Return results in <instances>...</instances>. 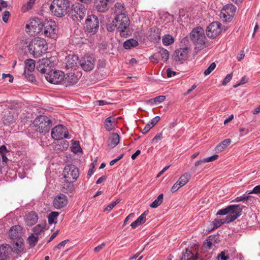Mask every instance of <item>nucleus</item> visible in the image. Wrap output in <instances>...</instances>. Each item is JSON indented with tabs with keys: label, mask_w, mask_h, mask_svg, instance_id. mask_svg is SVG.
Wrapping results in <instances>:
<instances>
[{
	"label": "nucleus",
	"mask_w": 260,
	"mask_h": 260,
	"mask_svg": "<svg viewBox=\"0 0 260 260\" xmlns=\"http://www.w3.org/2000/svg\"><path fill=\"white\" fill-rule=\"evenodd\" d=\"M22 228L19 225L12 226L9 232V235L12 240L11 244L14 246L16 254H19L24 250V240L21 237Z\"/></svg>",
	"instance_id": "nucleus-2"
},
{
	"label": "nucleus",
	"mask_w": 260,
	"mask_h": 260,
	"mask_svg": "<svg viewBox=\"0 0 260 260\" xmlns=\"http://www.w3.org/2000/svg\"><path fill=\"white\" fill-rule=\"evenodd\" d=\"M167 76L169 78L172 77L176 74V72L171 70L170 68L167 69Z\"/></svg>",
	"instance_id": "nucleus-64"
},
{
	"label": "nucleus",
	"mask_w": 260,
	"mask_h": 260,
	"mask_svg": "<svg viewBox=\"0 0 260 260\" xmlns=\"http://www.w3.org/2000/svg\"><path fill=\"white\" fill-rule=\"evenodd\" d=\"M79 79L77 75L73 73L64 74V77L62 80V85L66 87L73 86L78 81Z\"/></svg>",
	"instance_id": "nucleus-22"
},
{
	"label": "nucleus",
	"mask_w": 260,
	"mask_h": 260,
	"mask_svg": "<svg viewBox=\"0 0 260 260\" xmlns=\"http://www.w3.org/2000/svg\"><path fill=\"white\" fill-rule=\"evenodd\" d=\"M181 187H182V185L178 181H177L172 187L171 191L172 192H175Z\"/></svg>",
	"instance_id": "nucleus-57"
},
{
	"label": "nucleus",
	"mask_w": 260,
	"mask_h": 260,
	"mask_svg": "<svg viewBox=\"0 0 260 260\" xmlns=\"http://www.w3.org/2000/svg\"><path fill=\"white\" fill-rule=\"evenodd\" d=\"M216 65L215 62H212L210 66L204 71L205 75H209L215 68Z\"/></svg>",
	"instance_id": "nucleus-47"
},
{
	"label": "nucleus",
	"mask_w": 260,
	"mask_h": 260,
	"mask_svg": "<svg viewBox=\"0 0 260 260\" xmlns=\"http://www.w3.org/2000/svg\"><path fill=\"white\" fill-rule=\"evenodd\" d=\"M248 78L246 76H243L241 79L240 80V81H239V82L237 84H236V85H234L233 86V87L234 88H237L238 86H240V85H243L246 83H247L248 81Z\"/></svg>",
	"instance_id": "nucleus-49"
},
{
	"label": "nucleus",
	"mask_w": 260,
	"mask_h": 260,
	"mask_svg": "<svg viewBox=\"0 0 260 260\" xmlns=\"http://www.w3.org/2000/svg\"><path fill=\"white\" fill-rule=\"evenodd\" d=\"M113 22L116 29L122 37H127L131 34L129 26V19L126 14L115 16Z\"/></svg>",
	"instance_id": "nucleus-3"
},
{
	"label": "nucleus",
	"mask_w": 260,
	"mask_h": 260,
	"mask_svg": "<svg viewBox=\"0 0 260 260\" xmlns=\"http://www.w3.org/2000/svg\"><path fill=\"white\" fill-rule=\"evenodd\" d=\"M25 71L32 72L35 68V61L32 59H27L24 61Z\"/></svg>",
	"instance_id": "nucleus-34"
},
{
	"label": "nucleus",
	"mask_w": 260,
	"mask_h": 260,
	"mask_svg": "<svg viewBox=\"0 0 260 260\" xmlns=\"http://www.w3.org/2000/svg\"><path fill=\"white\" fill-rule=\"evenodd\" d=\"M191 175L187 173H185L183 174L177 181L182 186L185 185L190 180Z\"/></svg>",
	"instance_id": "nucleus-39"
},
{
	"label": "nucleus",
	"mask_w": 260,
	"mask_h": 260,
	"mask_svg": "<svg viewBox=\"0 0 260 260\" xmlns=\"http://www.w3.org/2000/svg\"><path fill=\"white\" fill-rule=\"evenodd\" d=\"M139 45L138 42L134 39H129L126 40L123 44V47L125 49H131Z\"/></svg>",
	"instance_id": "nucleus-31"
},
{
	"label": "nucleus",
	"mask_w": 260,
	"mask_h": 260,
	"mask_svg": "<svg viewBox=\"0 0 260 260\" xmlns=\"http://www.w3.org/2000/svg\"><path fill=\"white\" fill-rule=\"evenodd\" d=\"M28 50L34 57H39L45 53L48 47L47 42L42 38H35L28 45Z\"/></svg>",
	"instance_id": "nucleus-4"
},
{
	"label": "nucleus",
	"mask_w": 260,
	"mask_h": 260,
	"mask_svg": "<svg viewBox=\"0 0 260 260\" xmlns=\"http://www.w3.org/2000/svg\"><path fill=\"white\" fill-rule=\"evenodd\" d=\"M166 99L164 95H159L154 98V102L156 104H159L163 102Z\"/></svg>",
	"instance_id": "nucleus-54"
},
{
	"label": "nucleus",
	"mask_w": 260,
	"mask_h": 260,
	"mask_svg": "<svg viewBox=\"0 0 260 260\" xmlns=\"http://www.w3.org/2000/svg\"><path fill=\"white\" fill-rule=\"evenodd\" d=\"M45 79L50 83L54 84H62L64 77V74L60 71H50L45 76Z\"/></svg>",
	"instance_id": "nucleus-12"
},
{
	"label": "nucleus",
	"mask_w": 260,
	"mask_h": 260,
	"mask_svg": "<svg viewBox=\"0 0 260 260\" xmlns=\"http://www.w3.org/2000/svg\"><path fill=\"white\" fill-rule=\"evenodd\" d=\"M86 15V8L85 6L79 3H76L72 5L69 15L74 21H81Z\"/></svg>",
	"instance_id": "nucleus-8"
},
{
	"label": "nucleus",
	"mask_w": 260,
	"mask_h": 260,
	"mask_svg": "<svg viewBox=\"0 0 260 260\" xmlns=\"http://www.w3.org/2000/svg\"><path fill=\"white\" fill-rule=\"evenodd\" d=\"M14 251V246L6 244L0 246V260H10Z\"/></svg>",
	"instance_id": "nucleus-17"
},
{
	"label": "nucleus",
	"mask_w": 260,
	"mask_h": 260,
	"mask_svg": "<svg viewBox=\"0 0 260 260\" xmlns=\"http://www.w3.org/2000/svg\"><path fill=\"white\" fill-rule=\"evenodd\" d=\"M188 47L180 48L175 50L172 55L173 59L177 64H182L188 58Z\"/></svg>",
	"instance_id": "nucleus-13"
},
{
	"label": "nucleus",
	"mask_w": 260,
	"mask_h": 260,
	"mask_svg": "<svg viewBox=\"0 0 260 260\" xmlns=\"http://www.w3.org/2000/svg\"><path fill=\"white\" fill-rule=\"evenodd\" d=\"M228 214L226 216L228 220V223L233 221L242 213V208L240 207V205H231L228 206Z\"/></svg>",
	"instance_id": "nucleus-14"
},
{
	"label": "nucleus",
	"mask_w": 260,
	"mask_h": 260,
	"mask_svg": "<svg viewBox=\"0 0 260 260\" xmlns=\"http://www.w3.org/2000/svg\"><path fill=\"white\" fill-rule=\"evenodd\" d=\"M39 237L31 234L27 238L28 243L31 247H34L38 242Z\"/></svg>",
	"instance_id": "nucleus-40"
},
{
	"label": "nucleus",
	"mask_w": 260,
	"mask_h": 260,
	"mask_svg": "<svg viewBox=\"0 0 260 260\" xmlns=\"http://www.w3.org/2000/svg\"><path fill=\"white\" fill-rule=\"evenodd\" d=\"M26 27L35 33H42L47 37L53 38L55 34L56 25L55 21L51 19L40 22L38 18H36L30 24H27Z\"/></svg>",
	"instance_id": "nucleus-1"
},
{
	"label": "nucleus",
	"mask_w": 260,
	"mask_h": 260,
	"mask_svg": "<svg viewBox=\"0 0 260 260\" xmlns=\"http://www.w3.org/2000/svg\"><path fill=\"white\" fill-rule=\"evenodd\" d=\"M46 227V223L38 224L33 228L34 234L39 237L44 231Z\"/></svg>",
	"instance_id": "nucleus-35"
},
{
	"label": "nucleus",
	"mask_w": 260,
	"mask_h": 260,
	"mask_svg": "<svg viewBox=\"0 0 260 260\" xmlns=\"http://www.w3.org/2000/svg\"><path fill=\"white\" fill-rule=\"evenodd\" d=\"M82 68L85 71L92 70L94 67V59L89 55H85L79 61Z\"/></svg>",
	"instance_id": "nucleus-19"
},
{
	"label": "nucleus",
	"mask_w": 260,
	"mask_h": 260,
	"mask_svg": "<svg viewBox=\"0 0 260 260\" xmlns=\"http://www.w3.org/2000/svg\"><path fill=\"white\" fill-rule=\"evenodd\" d=\"M236 7L232 4H228L221 9L220 16L224 22H231L236 13Z\"/></svg>",
	"instance_id": "nucleus-9"
},
{
	"label": "nucleus",
	"mask_w": 260,
	"mask_h": 260,
	"mask_svg": "<svg viewBox=\"0 0 260 260\" xmlns=\"http://www.w3.org/2000/svg\"><path fill=\"white\" fill-rule=\"evenodd\" d=\"M218 156H219L217 154H214L212 156H211L208 157L204 158V161L205 162H211V161H214V160L217 159L218 158Z\"/></svg>",
	"instance_id": "nucleus-52"
},
{
	"label": "nucleus",
	"mask_w": 260,
	"mask_h": 260,
	"mask_svg": "<svg viewBox=\"0 0 260 260\" xmlns=\"http://www.w3.org/2000/svg\"><path fill=\"white\" fill-rule=\"evenodd\" d=\"M190 39L198 47L205 44L206 37L204 29L200 26L194 28L190 34Z\"/></svg>",
	"instance_id": "nucleus-7"
},
{
	"label": "nucleus",
	"mask_w": 260,
	"mask_h": 260,
	"mask_svg": "<svg viewBox=\"0 0 260 260\" xmlns=\"http://www.w3.org/2000/svg\"><path fill=\"white\" fill-rule=\"evenodd\" d=\"M198 247L186 248L185 252L183 253L181 260H197L198 258Z\"/></svg>",
	"instance_id": "nucleus-21"
},
{
	"label": "nucleus",
	"mask_w": 260,
	"mask_h": 260,
	"mask_svg": "<svg viewBox=\"0 0 260 260\" xmlns=\"http://www.w3.org/2000/svg\"><path fill=\"white\" fill-rule=\"evenodd\" d=\"M52 126V121L48 117L45 115L37 116L34 120L32 124V129L40 133L48 132Z\"/></svg>",
	"instance_id": "nucleus-6"
},
{
	"label": "nucleus",
	"mask_w": 260,
	"mask_h": 260,
	"mask_svg": "<svg viewBox=\"0 0 260 260\" xmlns=\"http://www.w3.org/2000/svg\"><path fill=\"white\" fill-rule=\"evenodd\" d=\"M105 126L108 131H110L114 128V126L112 124V118L109 117L105 120Z\"/></svg>",
	"instance_id": "nucleus-44"
},
{
	"label": "nucleus",
	"mask_w": 260,
	"mask_h": 260,
	"mask_svg": "<svg viewBox=\"0 0 260 260\" xmlns=\"http://www.w3.org/2000/svg\"><path fill=\"white\" fill-rule=\"evenodd\" d=\"M8 152H9V150L7 149L5 145H3L0 147V153L1 155L6 154Z\"/></svg>",
	"instance_id": "nucleus-62"
},
{
	"label": "nucleus",
	"mask_w": 260,
	"mask_h": 260,
	"mask_svg": "<svg viewBox=\"0 0 260 260\" xmlns=\"http://www.w3.org/2000/svg\"><path fill=\"white\" fill-rule=\"evenodd\" d=\"M66 183H64L62 187V191L68 193L69 192H72L74 189L73 182L74 181H69L65 179Z\"/></svg>",
	"instance_id": "nucleus-36"
},
{
	"label": "nucleus",
	"mask_w": 260,
	"mask_h": 260,
	"mask_svg": "<svg viewBox=\"0 0 260 260\" xmlns=\"http://www.w3.org/2000/svg\"><path fill=\"white\" fill-rule=\"evenodd\" d=\"M164 195L162 193L160 194L156 199H155L150 205L151 208H155L159 206L163 201Z\"/></svg>",
	"instance_id": "nucleus-41"
},
{
	"label": "nucleus",
	"mask_w": 260,
	"mask_h": 260,
	"mask_svg": "<svg viewBox=\"0 0 260 260\" xmlns=\"http://www.w3.org/2000/svg\"><path fill=\"white\" fill-rule=\"evenodd\" d=\"M232 74H228L226 77L224 78V80L222 82V85H225L228 83H229L232 78Z\"/></svg>",
	"instance_id": "nucleus-56"
},
{
	"label": "nucleus",
	"mask_w": 260,
	"mask_h": 260,
	"mask_svg": "<svg viewBox=\"0 0 260 260\" xmlns=\"http://www.w3.org/2000/svg\"><path fill=\"white\" fill-rule=\"evenodd\" d=\"M208 238L212 243L213 245L219 243L220 241L219 235H210Z\"/></svg>",
	"instance_id": "nucleus-46"
},
{
	"label": "nucleus",
	"mask_w": 260,
	"mask_h": 260,
	"mask_svg": "<svg viewBox=\"0 0 260 260\" xmlns=\"http://www.w3.org/2000/svg\"><path fill=\"white\" fill-rule=\"evenodd\" d=\"M66 68L67 69H76L78 66V57L75 54H70L66 57Z\"/></svg>",
	"instance_id": "nucleus-24"
},
{
	"label": "nucleus",
	"mask_w": 260,
	"mask_h": 260,
	"mask_svg": "<svg viewBox=\"0 0 260 260\" xmlns=\"http://www.w3.org/2000/svg\"><path fill=\"white\" fill-rule=\"evenodd\" d=\"M147 38L154 43L159 42L160 40V30L156 27L151 28Z\"/></svg>",
	"instance_id": "nucleus-25"
},
{
	"label": "nucleus",
	"mask_w": 260,
	"mask_h": 260,
	"mask_svg": "<svg viewBox=\"0 0 260 260\" xmlns=\"http://www.w3.org/2000/svg\"><path fill=\"white\" fill-rule=\"evenodd\" d=\"M160 120L159 116H155L147 123V132L153 127Z\"/></svg>",
	"instance_id": "nucleus-45"
},
{
	"label": "nucleus",
	"mask_w": 260,
	"mask_h": 260,
	"mask_svg": "<svg viewBox=\"0 0 260 260\" xmlns=\"http://www.w3.org/2000/svg\"><path fill=\"white\" fill-rule=\"evenodd\" d=\"M221 24L217 21H214L209 25L206 29L207 37L211 39L215 38L221 32Z\"/></svg>",
	"instance_id": "nucleus-16"
},
{
	"label": "nucleus",
	"mask_w": 260,
	"mask_h": 260,
	"mask_svg": "<svg viewBox=\"0 0 260 260\" xmlns=\"http://www.w3.org/2000/svg\"><path fill=\"white\" fill-rule=\"evenodd\" d=\"M96 164V161L92 162L90 165V168L89 169L88 173H87V176L88 177H90L91 175L93 174L94 172V169L95 167Z\"/></svg>",
	"instance_id": "nucleus-58"
},
{
	"label": "nucleus",
	"mask_w": 260,
	"mask_h": 260,
	"mask_svg": "<svg viewBox=\"0 0 260 260\" xmlns=\"http://www.w3.org/2000/svg\"><path fill=\"white\" fill-rule=\"evenodd\" d=\"M170 53L169 51L164 48H159L157 51L153 55L149 57V59H151L152 57H155V63H157L159 60H161L164 62H166L169 57Z\"/></svg>",
	"instance_id": "nucleus-20"
},
{
	"label": "nucleus",
	"mask_w": 260,
	"mask_h": 260,
	"mask_svg": "<svg viewBox=\"0 0 260 260\" xmlns=\"http://www.w3.org/2000/svg\"><path fill=\"white\" fill-rule=\"evenodd\" d=\"M224 223H228V220L226 218L224 219H215L213 221V229H217L218 228L221 226Z\"/></svg>",
	"instance_id": "nucleus-42"
},
{
	"label": "nucleus",
	"mask_w": 260,
	"mask_h": 260,
	"mask_svg": "<svg viewBox=\"0 0 260 260\" xmlns=\"http://www.w3.org/2000/svg\"><path fill=\"white\" fill-rule=\"evenodd\" d=\"M231 143L230 139H226L219 143L215 147L216 152H220L223 151Z\"/></svg>",
	"instance_id": "nucleus-32"
},
{
	"label": "nucleus",
	"mask_w": 260,
	"mask_h": 260,
	"mask_svg": "<svg viewBox=\"0 0 260 260\" xmlns=\"http://www.w3.org/2000/svg\"><path fill=\"white\" fill-rule=\"evenodd\" d=\"M146 216V211H145L135 221L131 223L132 228L136 229L138 225L143 223L145 221Z\"/></svg>",
	"instance_id": "nucleus-33"
},
{
	"label": "nucleus",
	"mask_w": 260,
	"mask_h": 260,
	"mask_svg": "<svg viewBox=\"0 0 260 260\" xmlns=\"http://www.w3.org/2000/svg\"><path fill=\"white\" fill-rule=\"evenodd\" d=\"M59 215V213L57 212H51L48 216V223L52 224L57 222V218Z\"/></svg>",
	"instance_id": "nucleus-38"
},
{
	"label": "nucleus",
	"mask_w": 260,
	"mask_h": 260,
	"mask_svg": "<svg viewBox=\"0 0 260 260\" xmlns=\"http://www.w3.org/2000/svg\"><path fill=\"white\" fill-rule=\"evenodd\" d=\"M68 239L61 241L55 247L54 249H61L62 247H64L66 245V244L68 243Z\"/></svg>",
	"instance_id": "nucleus-61"
},
{
	"label": "nucleus",
	"mask_w": 260,
	"mask_h": 260,
	"mask_svg": "<svg viewBox=\"0 0 260 260\" xmlns=\"http://www.w3.org/2000/svg\"><path fill=\"white\" fill-rule=\"evenodd\" d=\"M203 245L205 247L209 249H211L212 245H213L211 241L209 240V238H207V239L204 242Z\"/></svg>",
	"instance_id": "nucleus-55"
},
{
	"label": "nucleus",
	"mask_w": 260,
	"mask_h": 260,
	"mask_svg": "<svg viewBox=\"0 0 260 260\" xmlns=\"http://www.w3.org/2000/svg\"><path fill=\"white\" fill-rule=\"evenodd\" d=\"M228 251L225 252V250L221 251L217 256V258H220L221 260H228L230 257L228 254L226 255V253Z\"/></svg>",
	"instance_id": "nucleus-48"
},
{
	"label": "nucleus",
	"mask_w": 260,
	"mask_h": 260,
	"mask_svg": "<svg viewBox=\"0 0 260 260\" xmlns=\"http://www.w3.org/2000/svg\"><path fill=\"white\" fill-rule=\"evenodd\" d=\"M110 0H95L94 6L99 12L105 13L109 9Z\"/></svg>",
	"instance_id": "nucleus-26"
},
{
	"label": "nucleus",
	"mask_w": 260,
	"mask_h": 260,
	"mask_svg": "<svg viewBox=\"0 0 260 260\" xmlns=\"http://www.w3.org/2000/svg\"><path fill=\"white\" fill-rule=\"evenodd\" d=\"M120 141V137L117 133H113L109 137L108 140V146L111 148L116 147Z\"/></svg>",
	"instance_id": "nucleus-28"
},
{
	"label": "nucleus",
	"mask_w": 260,
	"mask_h": 260,
	"mask_svg": "<svg viewBox=\"0 0 260 260\" xmlns=\"http://www.w3.org/2000/svg\"><path fill=\"white\" fill-rule=\"evenodd\" d=\"M17 117L15 112L9 111L6 113L3 117V122L6 125H9L15 122Z\"/></svg>",
	"instance_id": "nucleus-27"
},
{
	"label": "nucleus",
	"mask_w": 260,
	"mask_h": 260,
	"mask_svg": "<svg viewBox=\"0 0 260 260\" xmlns=\"http://www.w3.org/2000/svg\"><path fill=\"white\" fill-rule=\"evenodd\" d=\"M85 25L88 32L91 34H95L99 27L98 18L94 15L88 16L85 20Z\"/></svg>",
	"instance_id": "nucleus-11"
},
{
	"label": "nucleus",
	"mask_w": 260,
	"mask_h": 260,
	"mask_svg": "<svg viewBox=\"0 0 260 260\" xmlns=\"http://www.w3.org/2000/svg\"><path fill=\"white\" fill-rule=\"evenodd\" d=\"M162 42L164 45L169 46L174 42V38L170 34H167L162 37Z\"/></svg>",
	"instance_id": "nucleus-37"
},
{
	"label": "nucleus",
	"mask_w": 260,
	"mask_h": 260,
	"mask_svg": "<svg viewBox=\"0 0 260 260\" xmlns=\"http://www.w3.org/2000/svg\"><path fill=\"white\" fill-rule=\"evenodd\" d=\"M51 135L53 139L55 140H61L68 138V131L64 126L58 125L52 129Z\"/></svg>",
	"instance_id": "nucleus-15"
},
{
	"label": "nucleus",
	"mask_w": 260,
	"mask_h": 260,
	"mask_svg": "<svg viewBox=\"0 0 260 260\" xmlns=\"http://www.w3.org/2000/svg\"><path fill=\"white\" fill-rule=\"evenodd\" d=\"M181 44H182V47L184 46V47H188L189 44V38L187 36L183 38L181 41Z\"/></svg>",
	"instance_id": "nucleus-53"
},
{
	"label": "nucleus",
	"mask_w": 260,
	"mask_h": 260,
	"mask_svg": "<svg viewBox=\"0 0 260 260\" xmlns=\"http://www.w3.org/2000/svg\"><path fill=\"white\" fill-rule=\"evenodd\" d=\"M112 10L116 16L121 14H126L123 4L122 3H116Z\"/></svg>",
	"instance_id": "nucleus-30"
},
{
	"label": "nucleus",
	"mask_w": 260,
	"mask_h": 260,
	"mask_svg": "<svg viewBox=\"0 0 260 260\" xmlns=\"http://www.w3.org/2000/svg\"><path fill=\"white\" fill-rule=\"evenodd\" d=\"M251 193L260 194V185L255 186L252 190L248 193V194Z\"/></svg>",
	"instance_id": "nucleus-60"
},
{
	"label": "nucleus",
	"mask_w": 260,
	"mask_h": 260,
	"mask_svg": "<svg viewBox=\"0 0 260 260\" xmlns=\"http://www.w3.org/2000/svg\"><path fill=\"white\" fill-rule=\"evenodd\" d=\"M63 175L65 179L69 181H75L79 176L78 168L74 165H68L65 167Z\"/></svg>",
	"instance_id": "nucleus-10"
},
{
	"label": "nucleus",
	"mask_w": 260,
	"mask_h": 260,
	"mask_svg": "<svg viewBox=\"0 0 260 260\" xmlns=\"http://www.w3.org/2000/svg\"><path fill=\"white\" fill-rule=\"evenodd\" d=\"M162 135L161 133L157 134L152 139L151 143H156L158 142L159 140H160L162 139Z\"/></svg>",
	"instance_id": "nucleus-51"
},
{
	"label": "nucleus",
	"mask_w": 260,
	"mask_h": 260,
	"mask_svg": "<svg viewBox=\"0 0 260 260\" xmlns=\"http://www.w3.org/2000/svg\"><path fill=\"white\" fill-rule=\"evenodd\" d=\"M35 1L36 0H29L26 5L23 7V8L25 9L24 11H28L31 9L35 4Z\"/></svg>",
	"instance_id": "nucleus-50"
},
{
	"label": "nucleus",
	"mask_w": 260,
	"mask_h": 260,
	"mask_svg": "<svg viewBox=\"0 0 260 260\" xmlns=\"http://www.w3.org/2000/svg\"><path fill=\"white\" fill-rule=\"evenodd\" d=\"M68 203L67 197L63 194L56 196L53 201V206L56 209H61L65 207Z\"/></svg>",
	"instance_id": "nucleus-23"
},
{
	"label": "nucleus",
	"mask_w": 260,
	"mask_h": 260,
	"mask_svg": "<svg viewBox=\"0 0 260 260\" xmlns=\"http://www.w3.org/2000/svg\"><path fill=\"white\" fill-rule=\"evenodd\" d=\"M70 6L68 0H53L49 8L52 14L61 17L68 14Z\"/></svg>",
	"instance_id": "nucleus-5"
},
{
	"label": "nucleus",
	"mask_w": 260,
	"mask_h": 260,
	"mask_svg": "<svg viewBox=\"0 0 260 260\" xmlns=\"http://www.w3.org/2000/svg\"><path fill=\"white\" fill-rule=\"evenodd\" d=\"M52 66L53 62L51 58H44L37 62V69L39 72L45 74L47 71H50Z\"/></svg>",
	"instance_id": "nucleus-18"
},
{
	"label": "nucleus",
	"mask_w": 260,
	"mask_h": 260,
	"mask_svg": "<svg viewBox=\"0 0 260 260\" xmlns=\"http://www.w3.org/2000/svg\"><path fill=\"white\" fill-rule=\"evenodd\" d=\"M10 12L8 11H5L4 14L3 15V20L5 22H7L10 16Z\"/></svg>",
	"instance_id": "nucleus-63"
},
{
	"label": "nucleus",
	"mask_w": 260,
	"mask_h": 260,
	"mask_svg": "<svg viewBox=\"0 0 260 260\" xmlns=\"http://www.w3.org/2000/svg\"><path fill=\"white\" fill-rule=\"evenodd\" d=\"M226 214H228V206L225 208L218 210L216 214L217 215H225Z\"/></svg>",
	"instance_id": "nucleus-59"
},
{
	"label": "nucleus",
	"mask_w": 260,
	"mask_h": 260,
	"mask_svg": "<svg viewBox=\"0 0 260 260\" xmlns=\"http://www.w3.org/2000/svg\"><path fill=\"white\" fill-rule=\"evenodd\" d=\"M38 219V214L35 212H30L26 215L25 223L28 226H32L37 222Z\"/></svg>",
	"instance_id": "nucleus-29"
},
{
	"label": "nucleus",
	"mask_w": 260,
	"mask_h": 260,
	"mask_svg": "<svg viewBox=\"0 0 260 260\" xmlns=\"http://www.w3.org/2000/svg\"><path fill=\"white\" fill-rule=\"evenodd\" d=\"M24 75L28 81L35 84H37V81L36 80L35 77L31 73V72H27L26 71H24Z\"/></svg>",
	"instance_id": "nucleus-43"
}]
</instances>
